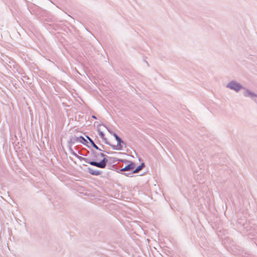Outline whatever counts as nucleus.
Listing matches in <instances>:
<instances>
[{"mask_svg":"<svg viewBox=\"0 0 257 257\" xmlns=\"http://www.w3.org/2000/svg\"><path fill=\"white\" fill-rule=\"evenodd\" d=\"M144 163H142L141 165H139L136 168H135V164L134 163H131V164L126 166L125 168L121 169V171L131 170L133 171V173H136L140 171L141 170H142V168L144 167Z\"/></svg>","mask_w":257,"mask_h":257,"instance_id":"1","label":"nucleus"},{"mask_svg":"<svg viewBox=\"0 0 257 257\" xmlns=\"http://www.w3.org/2000/svg\"><path fill=\"white\" fill-rule=\"evenodd\" d=\"M227 86L228 87H229L230 88H231L232 89H234L237 91H238L241 88V86L239 84L236 83L235 82H231L229 83L227 85Z\"/></svg>","mask_w":257,"mask_h":257,"instance_id":"2","label":"nucleus"},{"mask_svg":"<svg viewBox=\"0 0 257 257\" xmlns=\"http://www.w3.org/2000/svg\"><path fill=\"white\" fill-rule=\"evenodd\" d=\"M91 165L95 166L101 168H103L106 166V162H90Z\"/></svg>","mask_w":257,"mask_h":257,"instance_id":"3","label":"nucleus"},{"mask_svg":"<svg viewBox=\"0 0 257 257\" xmlns=\"http://www.w3.org/2000/svg\"><path fill=\"white\" fill-rule=\"evenodd\" d=\"M113 136L115 137V138L116 139V140L117 141V145L115 149H117V150L121 149V146L120 144L121 143H122V142L121 141V139L117 136L116 134H114Z\"/></svg>","mask_w":257,"mask_h":257,"instance_id":"4","label":"nucleus"},{"mask_svg":"<svg viewBox=\"0 0 257 257\" xmlns=\"http://www.w3.org/2000/svg\"><path fill=\"white\" fill-rule=\"evenodd\" d=\"M88 171L89 172L93 175L97 176L100 174V172L97 170H93L91 168H88Z\"/></svg>","mask_w":257,"mask_h":257,"instance_id":"5","label":"nucleus"},{"mask_svg":"<svg viewBox=\"0 0 257 257\" xmlns=\"http://www.w3.org/2000/svg\"><path fill=\"white\" fill-rule=\"evenodd\" d=\"M102 161H105V158H103V159L102 160Z\"/></svg>","mask_w":257,"mask_h":257,"instance_id":"6","label":"nucleus"}]
</instances>
